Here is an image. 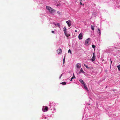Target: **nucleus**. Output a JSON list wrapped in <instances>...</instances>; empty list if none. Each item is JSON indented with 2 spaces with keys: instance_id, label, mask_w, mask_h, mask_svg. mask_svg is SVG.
Listing matches in <instances>:
<instances>
[{
  "instance_id": "423d86ee",
  "label": "nucleus",
  "mask_w": 120,
  "mask_h": 120,
  "mask_svg": "<svg viewBox=\"0 0 120 120\" xmlns=\"http://www.w3.org/2000/svg\"><path fill=\"white\" fill-rule=\"evenodd\" d=\"M57 53L58 54H61L62 52V50L61 49H60L57 50Z\"/></svg>"
},
{
  "instance_id": "2eb2a0df",
  "label": "nucleus",
  "mask_w": 120,
  "mask_h": 120,
  "mask_svg": "<svg viewBox=\"0 0 120 120\" xmlns=\"http://www.w3.org/2000/svg\"><path fill=\"white\" fill-rule=\"evenodd\" d=\"M63 85H65L66 84V82H63L61 83Z\"/></svg>"
},
{
  "instance_id": "c756f323",
  "label": "nucleus",
  "mask_w": 120,
  "mask_h": 120,
  "mask_svg": "<svg viewBox=\"0 0 120 120\" xmlns=\"http://www.w3.org/2000/svg\"><path fill=\"white\" fill-rule=\"evenodd\" d=\"M112 61H111V63H112Z\"/></svg>"
},
{
  "instance_id": "a878e982",
  "label": "nucleus",
  "mask_w": 120,
  "mask_h": 120,
  "mask_svg": "<svg viewBox=\"0 0 120 120\" xmlns=\"http://www.w3.org/2000/svg\"><path fill=\"white\" fill-rule=\"evenodd\" d=\"M52 32L53 33V34L54 33V31H52Z\"/></svg>"
},
{
  "instance_id": "9b49d317",
  "label": "nucleus",
  "mask_w": 120,
  "mask_h": 120,
  "mask_svg": "<svg viewBox=\"0 0 120 120\" xmlns=\"http://www.w3.org/2000/svg\"><path fill=\"white\" fill-rule=\"evenodd\" d=\"M94 26L92 25L91 26V28L93 30H94Z\"/></svg>"
},
{
  "instance_id": "a211bd4d",
  "label": "nucleus",
  "mask_w": 120,
  "mask_h": 120,
  "mask_svg": "<svg viewBox=\"0 0 120 120\" xmlns=\"http://www.w3.org/2000/svg\"><path fill=\"white\" fill-rule=\"evenodd\" d=\"M80 72H82V73H84V71H83V70L82 69V68H81L80 70Z\"/></svg>"
},
{
  "instance_id": "6e6552de",
  "label": "nucleus",
  "mask_w": 120,
  "mask_h": 120,
  "mask_svg": "<svg viewBox=\"0 0 120 120\" xmlns=\"http://www.w3.org/2000/svg\"><path fill=\"white\" fill-rule=\"evenodd\" d=\"M79 82L83 84V85L84 84V85H85V82H84L82 79H80L79 80Z\"/></svg>"
},
{
  "instance_id": "aec40b11",
  "label": "nucleus",
  "mask_w": 120,
  "mask_h": 120,
  "mask_svg": "<svg viewBox=\"0 0 120 120\" xmlns=\"http://www.w3.org/2000/svg\"><path fill=\"white\" fill-rule=\"evenodd\" d=\"M84 66L86 68H88L89 67L85 64H84Z\"/></svg>"
},
{
  "instance_id": "1a4fd4ad",
  "label": "nucleus",
  "mask_w": 120,
  "mask_h": 120,
  "mask_svg": "<svg viewBox=\"0 0 120 120\" xmlns=\"http://www.w3.org/2000/svg\"><path fill=\"white\" fill-rule=\"evenodd\" d=\"M77 68H80L81 66V64L80 63L77 64L76 65Z\"/></svg>"
},
{
  "instance_id": "393cba45",
  "label": "nucleus",
  "mask_w": 120,
  "mask_h": 120,
  "mask_svg": "<svg viewBox=\"0 0 120 120\" xmlns=\"http://www.w3.org/2000/svg\"><path fill=\"white\" fill-rule=\"evenodd\" d=\"M69 35H68L67 34V35H66V36L67 37H68V36Z\"/></svg>"
},
{
  "instance_id": "f257e3e1",
  "label": "nucleus",
  "mask_w": 120,
  "mask_h": 120,
  "mask_svg": "<svg viewBox=\"0 0 120 120\" xmlns=\"http://www.w3.org/2000/svg\"><path fill=\"white\" fill-rule=\"evenodd\" d=\"M46 7L47 9L49 10L51 13H53L56 11V10L53 9L49 6H46Z\"/></svg>"
},
{
  "instance_id": "c85d7f7f",
  "label": "nucleus",
  "mask_w": 120,
  "mask_h": 120,
  "mask_svg": "<svg viewBox=\"0 0 120 120\" xmlns=\"http://www.w3.org/2000/svg\"><path fill=\"white\" fill-rule=\"evenodd\" d=\"M75 32H77V30H75Z\"/></svg>"
},
{
  "instance_id": "9d476101",
  "label": "nucleus",
  "mask_w": 120,
  "mask_h": 120,
  "mask_svg": "<svg viewBox=\"0 0 120 120\" xmlns=\"http://www.w3.org/2000/svg\"><path fill=\"white\" fill-rule=\"evenodd\" d=\"M84 87V88L86 90H87V91H88V89L87 88V87L86 86V83L85 84V85L84 84L83 85Z\"/></svg>"
},
{
  "instance_id": "5701e85b",
  "label": "nucleus",
  "mask_w": 120,
  "mask_h": 120,
  "mask_svg": "<svg viewBox=\"0 0 120 120\" xmlns=\"http://www.w3.org/2000/svg\"><path fill=\"white\" fill-rule=\"evenodd\" d=\"M82 1V0H80V5H81L82 4L81 3Z\"/></svg>"
},
{
  "instance_id": "0eeeda50",
  "label": "nucleus",
  "mask_w": 120,
  "mask_h": 120,
  "mask_svg": "<svg viewBox=\"0 0 120 120\" xmlns=\"http://www.w3.org/2000/svg\"><path fill=\"white\" fill-rule=\"evenodd\" d=\"M90 38H88L85 41V43L86 44H88L89 41H90Z\"/></svg>"
},
{
  "instance_id": "6ab92c4d",
  "label": "nucleus",
  "mask_w": 120,
  "mask_h": 120,
  "mask_svg": "<svg viewBox=\"0 0 120 120\" xmlns=\"http://www.w3.org/2000/svg\"><path fill=\"white\" fill-rule=\"evenodd\" d=\"M68 52V53L70 52L71 54H72L71 51L70 49L69 50Z\"/></svg>"
},
{
  "instance_id": "ddd939ff",
  "label": "nucleus",
  "mask_w": 120,
  "mask_h": 120,
  "mask_svg": "<svg viewBox=\"0 0 120 120\" xmlns=\"http://www.w3.org/2000/svg\"><path fill=\"white\" fill-rule=\"evenodd\" d=\"M98 29L99 31V35H100L101 34L100 30L99 28H98Z\"/></svg>"
},
{
  "instance_id": "f8f14e48",
  "label": "nucleus",
  "mask_w": 120,
  "mask_h": 120,
  "mask_svg": "<svg viewBox=\"0 0 120 120\" xmlns=\"http://www.w3.org/2000/svg\"><path fill=\"white\" fill-rule=\"evenodd\" d=\"M75 77L74 76V74H73V76L71 78V81L73 79H75Z\"/></svg>"
},
{
  "instance_id": "cd10ccee",
  "label": "nucleus",
  "mask_w": 120,
  "mask_h": 120,
  "mask_svg": "<svg viewBox=\"0 0 120 120\" xmlns=\"http://www.w3.org/2000/svg\"><path fill=\"white\" fill-rule=\"evenodd\" d=\"M65 62V60H63V63L64 64Z\"/></svg>"
},
{
  "instance_id": "4be33fe9",
  "label": "nucleus",
  "mask_w": 120,
  "mask_h": 120,
  "mask_svg": "<svg viewBox=\"0 0 120 120\" xmlns=\"http://www.w3.org/2000/svg\"><path fill=\"white\" fill-rule=\"evenodd\" d=\"M57 13L59 14H61V12L59 11H58Z\"/></svg>"
},
{
  "instance_id": "39448f33",
  "label": "nucleus",
  "mask_w": 120,
  "mask_h": 120,
  "mask_svg": "<svg viewBox=\"0 0 120 120\" xmlns=\"http://www.w3.org/2000/svg\"><path fill=\"white\" fill-rule=\"evenodd\" d=\"M66 22L68 24V26L69 27L71 25V21L70 20H68L66 21Z\"/></svg>"
},
{
  "instance_id": "bb28decb",
  "label": "nucleus",
  "mask_w": 120,
  "mask_h": 120,
  "mask_svg": "<svg viewBox=\"0 0 120 120\" xmlns=\"http://www.w3.org/2000/svg\"><path fill=\"white\" fill-rule=\"evenodd\" d=\"M65 56L64 57L63 60H65Z\"/></svg>"
},
{
  "instance_id": "412c9836",
  "label": "nucleus",
  "mask_w": 120,
  "mask_h": 120,
  "mask_svg": "<svg viewBox=\"0 0 120 120\" xmlns=\"http://www.w3.org/2000/svg\"><path fill=\"white\" fill-rule=\"evenodd\" d=\"M92 47L93 48H95V45H92Z\"/></svg>"
},
{
  "instance_id": "7ed1b4c3",
  "label": "nucleus",
  "mask_w": 120,
  "mask_h": 120,
  "mask_svg": "<svg viewBox=\"0 0 120 120\" xmlns=\"http://www.w3.org/2000/svg\"><path fill=\"white\" fill-rule=\"evenodd\" d=\"M83 33L81 32L80 33L78 36L79 39V40L81 39L82 38Z\"/></svg>"
},
{
  "instance_id": "20e7f679",
  "label": "nucleus",
  "mask_w": 120,
  "mask_h": 120,
  "mask_svg": "<svg viewBox=\"0 0 120 120\" xmlns=\"http://www.w3.org/2000/svg\"><path fill=\"white\" fill-rule=\"evenodd\" d=\"M95 56L94 53L93 54V57L91 58V60L92 61H94L95 59Z\"/></svg>"
},
{
  "instance_id": "f03ea898",
  "label": "nucleus",
  "mask_w": 120,
  "mask_h": 120,
  "mask_svg": "<svg viewBox=\"0 0 120 120\" xmlns=\"http://www.w3.org/2000/svg\"><path fill=\"white\" fill-rule=\"evenodd\" d=\"M48 110V108L47 106H43L42 109V110L43 112L47 111Z\"/></svg>"
},
{
  "instance_id": "dca6fc26",
  "label": "nucleus",
  "mask_w": 120,
  "mask_h": 120,
  "mask_svg": "<svg viewBox=\"0 0 120 120\" xmlns=\"http://www.w3.org/2000/svg\"><path fill=\"white\" fill-rule=\"evenodd\" d=\"M118 69L119 71H120V64L118 65L117 66Z\"/></svg>"
},
{
  "instance_id": "7c9ffc66",
  "label": "nucleus",
  "mask_w": 120,
  "mask_h": 120,
  "mask_svg": "<svg viewBox=\"0 0 120 120\" xmlns=\"http://www.w3.org/2000/svg\"><path fill=\"white\" fill-rule=\"evenodd\" d=\"M61 76L60 77V78H61Z\"/></svg>"
},
{
  "instance_id": "f3484780",
  "label": "nucleus",
  "mask_w": 120,
  "mask_h": 120,
  "mask_svg": "<svg viewBox=\"0 0 120 120\" xmlns=\"http://www.w3.org/2000/svg\"><path fill=\"white\" fill-rule=\"evenodd\" d=\"M55 24V26H56V25H57L59 27H60V24L59 23H58L57 24Z\"/></svg>"
},
{
  "instance_id": "4468645a",
  "label": "nucleus",
  "mask_w": 120,
  "mask_h": 120,
  "mask_svg": "<svg viewBox=\"0 0 120 120\" xmlns=\"http://www.w3.org/2000/svg\"><path fill=\"white\" fill-rule=\"evenodd\" d=\"M63 30L64 31V32H66L67 31V29L66 27H64L63 29Z\"/></svg>"
},
{
  "instance_id": "b1692460",
  "label": "nucleus",
  "mask_w": 120,
  "mask_h": 120,
  "mask_svg": "<svg viewBox=\"0 0 120 120\" xmlns=\"http://www.w3.org/2000/svg\"><path fill=\"white\" fill-rule=\"evenodd\" d=\"M64 34H65V35H67V31L66 32H64Z\"/></svg>"
}]
</instances>
